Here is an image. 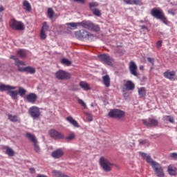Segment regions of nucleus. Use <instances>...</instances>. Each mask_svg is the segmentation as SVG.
<instances>
[{"instance_id":"nucleus-1","label":"nucleus","mask_w":177,"mask_h":177,"mask_svg":"<svg viewBox=\"0 0 177 177\" xmlns=\"http://www.w3.org/2000/svg\"><path fill=\"white\" fill-rule=\"evenodd\" d=\"M139 154L142 157L144 160L148 162V164H150L151 167H152V169H153L156 176L158 177H165V173H164V168L160 165L158 162L154 161L151 157H150L147 153L140 152Z\"/></svg>"},{"instance_id":"nucleus-52","label":"nucleus","mask_w":177,"mask_h":177,"mask_svg":"<svg viewBox=\"0 0 177 177\" xmlns=\"http://www.w3.org/2000/svg\"><path fill=\"white\" fill-rule=\"evenodd\" d=\"M87 115L88 121H93V118H92V115L91 114L87 113Z\"/></svg>"},{"instance_id":"nucleus-53","label":"nucleus","mask_w":177,"mask_h":177,"mask_svg":"<svg viewBox=\"0 0 177 177\" xmlns=\"http://www.w3.org/2000/svg\"><path fill=\"white\" fill-rule=\"evenodd\" d=\"M75 2H78L79 3H85V0H73Z\"/></svg>"},{"instance_id":"nucleus-48","label":"nucleus","mask_w":177,"mask_h":177,"mask_svg":"<svg viewBox=\"0 0 177 177\" xmlns=\"http://www.w3.org/2000/svg\"><path fill=\"white\" fill-rule=\"evenodd\" d=\"M147 61L152 64V66H154V59L151 57H148Z\"/></svg>"},{"instance_id":"nucleus-44","label":"nucleus","mask_w":177,"mask_h":177,"mask_svg":"<svg viewBox=\"0 0 177 177\" xmlns=\"http://www.w3.org/2000/svg\"><path fill=\"white\" fill-rule=\"evenodd\" d=\"M167 120L171 124L175 123V119H174V117L172 116H167Z\"/></svg>"},{"instance_id":"nucleus-25","label":"nucleus","mask_w":177,"mask_h":177,"mask_svg":"<svg viewBox=\"0 0 177 177\" xmlns=\"http://www.w3.org/2000/svg\"><path fill=\"white\" fill-rule=\"evenodd\" d=\"M102 81L104 85H105L106 88H109V86H110V76H109V75L103 76Z\"/></svg>"},{"instance_id":"nucleus-9","label":"nucleus","mask_w":177,"mask_h":177,"mask_svg":"<svg viewBox=\"0 0 177 177\" xmlns=\"http://www.w3.org/2000/svg\"><path fill=\"white\" fill-rule=\"evenodd\" d=\"M55 77L57 80H70L71 78V75L66 71L63 70H59L55 73Z\"/></svg>"},{"instance_id":"nucleus-51","label":"nucleus","mask_w":177,"mask_h":177,"mask_svg":"<svg viewBox=\"0 0 177 177\" xmlns=\"http://www.w3.org/2000/svg\"><path fill=\"white\" fill-rule=\"evenodd\" d=\"M19 68H18V71H20L21 73H24V72H26V67H24V68H21V67H20V66H18Z\"/></svg>"},{"instance_id":"nucleus-17","label":"nucleus","mask_w":177,"mask_h":177,"mask_svg":"<svg viewBox=\"0 0 177 177\" xmlns=\"http://www.w3.org/2000/svg\"><path fill=\"white\" fill-rule=\"evenodd\" d=\"M79 86L83 89V91H91V86H89V84H88L85 81H80L79 83Z\"/></svg>"},{"instance_id":"nucleus-50","label":"nucleus","mask_w":177,"mask_h":177,"mask_svg":"<svg viewBox=\"0 0 177 177\" xmlns=\"http://www.w3.org/2000/svg\"><path fill=\"white\" fill-rule=\"evenodd\" d=\"M162 45V41H158L157 43H156V46L158 48H161Z\"/></svg>"},{"instance_id":"nucleus-18","label":"nucleus","mask_w":177,"mask_h":177,"mask_svg":"<svg viewBox=\"0 0 177 177\" xmlns=\"http://www.w3.org/2000/svg\"><path fill=\"white\" fill-rule=\"evenodd\" d=\"M176 171L177 169L175 166L170 165L167 167V172L171 176H176Z\"/></svg>"},{"instance_id":"nucleus-5","label":"nucleus","mask_w":177,"mask_h":177,"mask_svg":"<svg viewBox=\"0 0 177 177\" xmlns=\"http://www.w3.org/2000/svg\"><path fill=\"white\" fill-rule=\"evenodd\" d=\"M10 28L15 31H24L26 28L24 24L20 21H17L15 19H12L9 21Z\"/></svg>"},{"instance_id":"nucleus-4","label":"nucleus","mask_w":177,"mask_h":177,"mask_svg":"<svg viewBox=\"0 0 177 177\" xmlns=\"http://www.w3.org/2000/svg\"><path fill=\"white\" fill-rule=\"evenodd\" d=\"M80 26L86 30H89L90 31H95L97 32L100 31V28L98 25H95L93 22L91 21L84 20L82 22H80Z\"/></svg>"},{"instance_id":"nucleus-7","label":"nucleus","mask_w":177,"mask_h":177,"mask_svg":"<svg viewBox=\"0 0 177 177\" xmlns=\"http://www.w3.org/2000/svg\"><path fill=\"white\" fill-rule=\"evenodd\" d=\"M100 165L105 172H110L113 169V163H111L109 160L104 157L100 158Z\"/></svg>"},{"instance_id":"nucleus-30","label":"nucleus","mask_w":177,"mask_h":177,"mask_svg":"<svg viewBox=\"0 0 177 177\" xmlns=\"http://www.w3.org/2000/svg\"><path fill=\"white\" fill-rule=\"evenodd\" d=\"M41 31H44L45 32L49 31V25H48V22L45 21L42 24Z\"/></svg>"},{"instance_id":"nucleus-26","label":"nucleus","mask_w":177,"mask_h":177,"mask_svg":"<svg viewBox=\"0 0 177 177\" xmlns=\"http://www.w3.org/2000/svg\"><path fill=\"white\" fill-rule=\"evenodd\" d=\"M138 92L140 97H145L146 96L147 90L145 87L138 88Z\"/></svg>"},{"instance_id":"nucleus-31","label":"nucleus","mask_w":177,"mask_h":177,"mask_svg":"<svg viewBox=\"0 0 177 177\" xmlns=\"http://www.w3.org/2000/svg\"><path fill=\"white\" fill-rule=\"evenodd\" d=\"M25 73H28V74H35V69L32 66H26Z\"/></svg>"},{"instance_id":"nucleus-34","label":"nucleus","mask_w":177,"mask_h":177,"mask_svg":"<svg viewBox=\"0 0 177 177\" xmlns=\"http://www.w3.org/2000/svg\"><path fill=\"white\" fill-rule=\"evenodd\" d=\"M18 92L20 96L23 97V96H24L26 93H27V90L23 88V87H19Z\"/></svg>"},{"instance_id":"nucleus-43","label":"nucleus","mask_w":177,"mask_h":177,"mask_svg":"<svg viewBox=\"0 0 177 177\" xmlns=\"http://www.w3.org/2000/svg\"><path fill=\"white\" fill-rule=\"evenodd\" d=\"M169 157L170 158H171L172 160H177V153H171L169 154Z\"/></svg>"},{"instance_id":"nucleus-11","label":"nucleus","mask_w":177,"mask_h":177,"mask_svg":"<svg viewBox=\"0 0 177 177\" xmlns=\"http://www.w3.org/2000/svg\"><path fill=\"white\" fill-rule=\"evenodd\" d=\"M48 133L50 136L53 138V139H55V140L64 139V134H63L62 132L55 129H51L49 131Z\"/></svg>"},{"instance_id":"nucleus-60","label":"nucleus","mask_w":177,"mask_h":177,"mask_svg":"<svg viewBox=\"0 0 177 177\" xmlns=\"http://www.w3.org/2000/svg\"><path fill=\"white\" fill-rule=\"evenodd\" d=\"M125 91H126L125 89H123V92H125Z\"/></svg>"},{"instance_id":"nucleus-3","label":"nucleus","mask_w":177,"mask_h":177,"mask_svg":"<svg viewBox=\"0 0 177 177\" xmlns=\"http://www.w3.org/2000/svg\"><path fill=\"white\" fill-rule=\"evenodd\" d=\"M151 15L153 17H155V19L162 20L164 24H168V19H167L165 14H164V12H162V10H158L156 8H154L151 10Z\"/></svg>"},{"instance_id":"nucleus-38","label":"nucleus","mask_w":177,"mask_h":177,"mask_svg":"<svg viewBox=\"0 0 177 177\" xmlns=\"http://www.w3.org/2000/svg\"><path fill=\"white\" fill-rule=\"evenodd\" d=\"M62 64H64V66H70L71 64V61L64 58L61 61Z\"/></svg>"},{"instance_id":"nucleus-61","label":"nucleus","mask_w":177,"mask_h":177,"mask_svg":"<svg viewBox=\"0 0 177 177\" xmlns=\"http://www.w3.org/2000/svg\"><path fill=\"white\" fill-rule=\"evenodd\" d=\"M141 23H143V21H141Z\"/></svg>"},{"instance_id":"nucleus-47","label":"nucleus","mask_w":177,"mask_h":177,"mask_svg":"<svg viewBox=\"0 0 177 177\" xmlns=\"http://www.w3.org/2000/svg\"><path fill=\"white\" fill-rule=\"evenodd\" d=\"M140 145H142V146H146L147 145H149V142L147 140H144L142 141H140Z\"/></svg>"},{"instance_id":"nucleus-21","label":"nucleus","mask_w":177,"mask_h":177,"mask_svg":"<svg viewBox=\"0 0 177 177\" xmlns=\"http://www.w3.org/2000/svg\"><path fill=\"white\" fill-rule=\"evenodd\" d=\"M8 117L11 122H21L20 118L17 115L8 114Z\"/></svg>"},{"instance_id":"nucleus-13","label":"nucleus","mask_w":177,"mask_h":177,"mask_svg":"<svg viewBox=\"0 0 177 177\" xmlns=\"http://www.w3.org/2000/svg\"><path fill=\"white\" fill-rule=\"evenodd\" d=\"M129 70L132 75L138 77V66L133 61H131L129 64Z\"/></svg>"},{"instance_id":"nucleus-59","label":"nucleus","mask_w":177,"mask_h":177,"mask_svg":"<svg viewBox=\"0 0 177 177\" xmlns=\"http://www.w3.org/2000/svg\"><path fill=\"white\" fill-rule=\"evenodd\" d=\"M2 21V15H0V23Z\"/></svg>"},{"instance_id":"nucleus-62","label":"nucleus","mask_w":177,"mask_h":177,"mask_svg":"<svg viewBox=\"0 0 177 177\" xmlns=\"http://www.w3.org/2000/svg\"><path fill=\"white\" fill-rule=\"evenodd\" d=\"M75 91H78V88H77V89H75Z\"/></svg>"},{"instance_id":"nucleus-14","label":"nucleus","mask_w":177,"mask_h":177,"mask_svg":"<svg viewBox=\"0 0 177 177\" xmlns=\"http://www.w3.org/2000/svg\"><path fill=\"white\" fill-rule=\"evenodd\" d=\"M37 99H38V95L34 93H30L26 96V102H28V103H32V104H35Z\"/></svg>"},{"instance_id":"nucleus-55","label":"nucleus","mask_w":177,"mask_h":177,"mask_svg":"<svg viewBox=\"0 0 177 177\" xmlns=\"http://www.w3.org/2000/svg\"><path fill=\"white\" fill-rule=\"evenodd\" d=\"M30 174H35V168H30Z\"/></svg>"},{"instance_id":"nucleus-58","label":"nucleus","mask_w":177,"mask_h":177,"mask_svg":"<svg viewBox=\"0 0 177 177\" xmlns=\"http://www.w3.org/2000/svg\"><path fill=\"white\" fill-rule=\"evenodd\" d=\"M3 10H5V8H3V6H1L0 7V12H3Z\"/></svg>"},{"instance_id":"nucleus-12","label":"nucleus","mask_w":177,"mask_h":177,"mask_svg":"<svg viewBox=\"0 0 177 177\" xmlns=\"http://www.w3.org/2000/svg\"><path fill=\"white\" fill-rule=\"evenodd\" d=\"M142 124L145 125V127H149L150 128L153 127H157L158 125V120L154 118H148L142 120Z\"/></svg>"},{"instance_id":"nucleus-6","label":"nucleus","mask_w":177,"mask_h":177,"mask_svg":"<svg viewBox=\"0 0 177 177\" xmlns=\"http://www.w3.org/2000/svg\"><path fill=\"white\" fill-rule=\"evenodd\" d=\"M108 117L115 120H122L125 117V111L118 109H112L109 112Z\"/></svg>"},{"instance_id":"nucleus-10","label":"nucleus","mask_w":177,"mask_h":177,"mask_svg":"<svg viewBox=\"0 0 177 177\" xmlns=\"http://www.w3.org/2000/svg\"><path fill=\"white\" fill-rule=\"evenodd\" d=\"M29 114L33 120H36V118L41 117V111L39 107L33 106L29 109Z\"/></svg>"},{"instance_id":"nucleus-27","label":"nucleus","mask_w":177,"mask_h":177,"mask_svg":"<svg viewBox=\"0 0 177 177\" xmlns=\"http://www.w3.org/2000/svg\"><path fill=\"white\" fill-rule=\"evenodd\" d=\"M23 7L26 9V12H31V4L27 0H24L23 2Z\"/></svg>"},{"instance_id":"nucleus-40","label":"nucleus","mask_w":177,"mask_h":177,"mask_svg":"<svg viewBox=\"0 0 177 177\" xmlns=\"http://www.w3.org/2000/svg\"><path fill=\"white\" fill-rule=\"evenodd\" d=\"M15 64L17 66V67H20V66H26V62L17 59L15 61Z\"/></svg>"},{"instance_id":"nucleus-22","label":"nucleus","mask_w":177,"mask_h":177,"mask_svg":"<svg viewBox=\"0 0 177 177\" xmlns=\"http://www.w3.org/2000/svg\"><path fill=\"white\" fill-rule=\"evenodd\" d=\"M26 137L27 138V139H28V140H30V142H32V143H37V142H38L37 140V138L35 137V136L34 134H32L30 133H27L26 134Z\"/></svg>"},{"instance_id":"nucleus-2","label":"nucleus","mask_w":177,"mask_h":177,"mask_svg":"<svg viewBox=\"0 0 177 177\" xmlns=\"http://www.w3.org/2000/svg\"><path fill=\"white\" fill-rule=\"evenodd\" d=\"M75 35L78 39L82 41H93L95 36L93 34L82 29L75 32Z\"/></svg>"},{"instance_id":"nucleus-23","label":"nucleus","mask_w":177,"mask_h":177,"mask_svg":"<svg viewBox=\"0 0 177 177\" xmlns=\"http://www.w3.org/2000/svg\"><path fill=\"white\" fill-rule=\"evenodd\" d=\"M12 89H16V87L15 86H10L5 84H0V91L1 92H3L5 91H12Z\"/></svg>"},{"instance_id":"nucleus-54","label":"nucleus","mask_w":177,"mask_h":177,"mask_svg":"<svg viewBox=\"0 0 177 177\" xmlns=\"http://www.w3.org/2000/svg\"><path fill=\"white\" fill-rule=\"evenodd\" d=\"M10 59H12L13 60H15V62L17 60V57L15 55H12L10 57Z\"/></svg>"},{"instance_id":"nucleus-57","label":"nucleus","mask_w":177,"mask_h":177,"mask_svg":"<svg viewBox=\"0 0 177 177\" xmlns=\"http://www.w3.org/2000/svg\"><path fill=\"white\" fill-rule=\"evenodd\" d=\"M142 30H147V26L143 25L141 26Z\"/></svg>"},{"instance_id":"nucleus-39","label":"nucleus","mask_w":177,"mask_h":177,"mask_svg":"<svg viewBox=\"0 0 177 177\" xmlns=\"http://www.w3.org/2000/svg\"><path fill=\"white\" fill-rule=\"evenodd\" d=\"M66 140H74L75 139V134L74 133H71L67 137H66Z\"/></svg>"},{"instance_id":"nucleus-46","label":"nucleus","mask_w":177,"mask_h":177,"mask_svg":"<svg viewBox=\"0 0 177 177\" xmlns=\"http://www.w3.org/2000/svg\"><path fill=\"white\" fill-rule=\"evenodd\" d=\"M127 5H133V0H123Z\"/></svg>"},{"instance_id":"nucleus-45","label":"nucleus","mask_w":177,"mask_h":177,"mask_svg":"<svg viewBox=\"0 0 177 177\" xmlns=\"http://www.w3.org/2000/svg\"><path fill=\"white\" fill-rule=\"evenodd\" d=\"M133 5H142V1H140V0H133Z\"/></svg>"},{"instance_id":"nucleus-15","label":"nucleus","mask_w":177,"mask_h":177,"mask_svg":"<svg viewBox=\"0 0 177 177\" xmlns=\"http://www.w3.org/2000/svg\"><path fill=\"white\" fill-rule=\"evenodd\" d=\"M165 78L169 80L170 81H175V77L176 76V72L174 71H167L163 73Z\"/></svg>"},{"instance_id":"nucleus-16","label":"nucleus","mask_w":177,"mask_h":177,"mask_svg":"<svg viewBox=\"0 0 177 177\" xmlns=\"http://www.w3.org/2000/svg\"><path fill=\"white\" fill-rule=\"evenodd\" d=\"M64 155V152L62 149H58L51 153V156L53 157V158H60V157H63Z\"/></svg>"},{"instance_id":"nucleus-33","label":"nucleus","mask_w":177,"mask_h":177,"mask_svg":"<svg viewBox=\"0 0 177 177\" xmlns=\"http://www.w3.org/2000/svg\"><path fill=\"white\" fill-rule=\"evenodd\" d=\"M53 15H55V11H53V9L48 8L47 10V15L49 17V19H53Z\"/></svg>"},{"instance_id":"nucleus-49","label":"nucleus","mask_w":177,"mask_h":177,"mask_svg":"<svg viewBox=\"0 0 177 177\" xmlns=\"http://www.w3.org/2000/svg\"><path fill=\"white\" fill-rule=\"evenodd\" d=\"M168 13H169V15H172V16H175V15H176L175 11H174V10H172V9L168 10Z\"/></svg>"},{"instance_id":"nucleus-19","label":"nucleus","mask_w":177,"mask_h":177,"mask_svg":"<svg viewBox=\"0 0 177 177\" xmlns=\"http://www.w3.org/2000/svg\"><path fill=\"white\" fill-rule=\"evenodd\" d=\"M66 120H68V122H70V124H71V125H73V127H75V128H80V124H78V122H77V120H74V118H73V117H71V116L67 117Z\"/></svg>"},{"instance_id":"nucleus-29","label":"nucleus","mask_w":177,"mask_h":177,"mask_svg":"<svg viewBox=\"0 0 177 177\" xmlns=\"http://www.w3.org/2000/svg\"><path fill=\"white\" fill-rule=\"evenodd\" d=\"M6 154L9 156V157H13V156H15V151H13V149H12L9 147H6Z\"/></svg>"},{"instance_id":"nucleus-8","label":"nucleus","mask_w":177,"mask_h":177,"mask_svg":"<svg viewBox=\"0 0 177 177\" xmlns=\"http://www.w3.org/2000/svg\"><path fill=\"white\" fill-rule=\"evenodd\" d=\"M98 58L100 59V62L104 63V64H106L107 66H113L114 64V59L107 54H101L98 55Z\"/></svg>"},{"instance_id":"nucleus-41","label":"nucleus","mask_w":177,"mask_h":177,"mask_svg":"<svg viewBox=\"0 0 177 177\" xmlns=\"http://www.w3.org/2000/svg\"><path fill=\"white\" fill-rule=\"evenodd\" d=\"M46 32H44V31H42L41 30L40 31V38L41 39L44 40V39H46Z\"/></svg>"},{"instance_id":"nucleus-32","label":"nucleus","mask_w":177,"mask_h":177,"mask_svg":"<svg viewBox=\"0 0 177 177\" xmlns=\"http://www.w3.org/2000/svg\"><path fill=\"white\" fill-rule=\"evenodd\" d=\"M93 14L94 16H97V17L102 16V10L98 8H94L92 10Z\"/></svg>"},{"instance_id":"nucleus-37","label":"nucleus","mask_w":177,"mask_h":177,"mask_svg":"<svg viewBox=\"0 0 177 177\" xmlns=\"http://www.w3.org/2000/svg\"><path fill=\"white\" fill-rule=\"evenodd\" d=\"M88 5H89L90 9H91V10H93V9H92V8H97V6H99V3L95 2V1H94V2H90V3H88Z\"/></svg>"},{"instance_id":"nucleus-42","label":"nucleus","mask_w":177,"mask_h":177,"mask_svg":"<svg viewBox=\"0 0 177 177\" xmlns=\"http://www.w3.org/2000/svg\"><path fill=\"white\" fill-rule=\"evenodd\" d=\"M77 102H78L79 104H80V106H82L84 109H86V104L84 102V100H82L81 99H78Z\"/></svg>"},{"instance_id":"nucleus-56","label":"nucleus","mask_w":177,"mask_h":177,"mask_svg":"<svg viewBox=\"0 0 177 177\" xmlns=\"http://www.w3.org/2000/svg\"><path fill=\"white\" fill-rule=\"evenodd\" d=\"M140 70L141 71H143V70H145V66H143V65L140 66Z\"/></svg>"},{"instance_id":"nucleus-36","label":"nucleus","mask_w":177,"mask_h":177,"mask_svg":"<svg viewBox=\"0 0 177 177\" xmlns=\"http://www.w3.org/2000/svg\"><path fill=\"white\" fill-rule=\"evenodd\" d=\"M17 55L18 56H19V57H21V59H23V57H26V51H24V50H19L17 51Z\"/></svg>"},{"instance_id":"nucleus-28","label":"nucleus","mask_w":177,"mask_h":177,"mask_svg":"<svg viewBox=\"0 0 177 177\" xmlns=\"http://www.w3.org/2000/svg\"><path fill=\"white\" fill-rule=\"evenodd\" d=\"M8 95H10L11 96L12 99L16 100L17 99V95H19V92L17 91H8Z\"/></svg>"},{"instance_id":"nucleus-20","label":"nucleus","mask_w":177,"mask_h":177,"mask_svg":"<svg viewBox=\"0 0 177 177\" xmlns=\"http://www.w3.org/2000/svg\"><path fill=\"white\" fill-rule=\"evenodd\" d=\"M124 86L128 89V91H133V89H135V84L131 80H128L125 83Z\"/></svg>"},{"instance_id":"nucleus-35","label":"nucleus","mask_w":177,"mask_h":177,"mask_svg":"<svg viewBox=\"0 0 177 177\" xmlns=\"http://www.w3.org/2000/svg\"><path fill=\"white\" fill-rule=\"evenodd\" d=\"M34 149L36 153H40L41 152V148L39 147V145H38V141L33 143Z\"/></svg>"},{"instance_id":"nucleus-24","label":"nucleus","mask_w":177,"mask_h":177,"mask_svg":"<svg viewBox=\"0 0 177 177\" xmlns=\"http://www.w3.org/2000/svg\"><path fill=\"white\" fill-rule=\"evenodd\" d=\"M66 26H68V28H69L70 30H77V28H78V26L80 25V22H71V23H68L66 24Z\"/></svg>"}]
</instances>
